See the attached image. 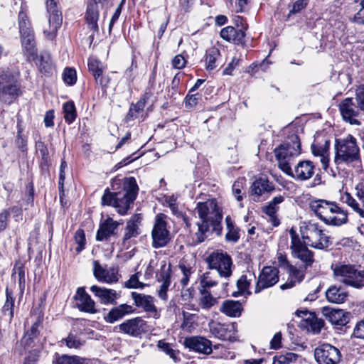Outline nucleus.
<instances>
[{"instance_id": "1", "label": "nucleus", "mask_w": 364, "mask_h": 364, "mask_svg": "<svg viewBox=\"0 0 364 364\" xmlns=\"http://www.w3.org/2000/svg\"><path fill=\"white\" fill-rule=\"evenodd\" d=\"M196 210L200 220L196 223L197 230L193 235L196 243L203 242L213 232L218 235L222 233L223 211L215 198L198 202Z\"/></svg>"}, {"instance_id": "2", "label": "nucleus", "mask_w": 364, "mask_h": 364, "mask_svg": "<svg viewBox=\"0 0 364 364\" xmlns=\"http://www.w3.org/2000/svg\"><path fill=\"white\" fill-rule=\"evenodd\" d=\"M309 208L326 225L339 226L348 220L347 213L335 202L323 199L314 200L310 203Z\"/></svg>"}, {"instance_id": "3", "label": "nucleus", "mask_w": 364, "mask_h": 364, "mask_svg": "<svg viewBox=\"0 0 364 364\" xmlns=\"http://www.w3.org/2000/svg\"><path fill=\"white\" fill-rule=\"evenodd\" d=\"M301 153V143L296 134H292L282 144L274 149V154L281 170L288 175L292 174L291 161Z\"/></svg>"}, {"instance_id": "4", "label": "nucleus", "mask_w": 364, "mask_h": 364, "mask_svg": "<svg viewBox=\"0 0 364 364\" xmlns=\"http://www.w3.org/2000/svg\"><path fill=\"white\" fill-rule=\"evenodd\" d=\"M335 151L334 161L337 165L342 164L348 165L360 161V149L356 139L350 134L336 139Z\"/></svg>"}, {"instance_id": "5", "label": "nucleus", "mask_w": 364, "mask_h": 364, "mask_svg": "<svg viewBox=\"0 0 364 364\" xmlns=\"http://www.w3.org/2000/svg\"><path fill=\"white\" fill-rule=\"evenodd\" d=\"M334 277L346 285L356 289L364 287V270H358L352 264H333L331 265Z\"/></svg>"}, {"instance_id": "6", "label": "nucleus", "mask_w": 364, "mask_h": 364, "mask_svg": "<svg viewBox=\"0 0 364 364\" xmlns=\"http://www.w3.org/2000/svg\"><path fill=\"white\" fill-rule=\"evenodd\" d=\"M139 191L134 177L125 178L121 191L115 193V208L120 215H124L135 200Z\"/></svg>"}, {"instance_id": "7", "label": "nucleus", "mask_w": 364, "mask_h": 364, "mask_svg": "<svg viewBox=\"0 0 364 364\" xmlns=\"http://www.w3.org/2000/svg\"><path fill=\"white\" fill-rule=\"evenodd\" d=\"M304 242L314 248L323 250L330 245L329 237L316 223H304L300 228Z\"/></svg>"}, {"instance_id": "8", "label": "nucleus", "mask_w": 364, "mask_h": 364, "mask_svg": "<svg viewBox=\"0 0 364 364\" xmlns=\"http://www.w3.org/2000/svg\"><path fill=\"white\" fill-rule=\"evenodd\" d=\"M208 268L215 269L220 277L228 278L232 274V261L230 256L223 251H215L206 258Z\"/></svg>"}, {"instance_id": "9", "label": "nucleus", "mask_w": 364, "mask_h": 364, "mask_svg": "<svg viewBox=\"0 0 364 364\" xmlns=\"http://www.w3.org/2000/svg\"><path fill=\"white\" fill-rule=\"evenodd\" d=\"M289 235L292 256L301 260L304 263L305 269L311 267L314 262V252L309 250L306 247L307 245L300 240L295 230L291 228L289 230Z\"/></svg>"}, {"instance_id": "10", "label": "nucleus", "mask_w": 364, "mask_h": 364, "mask_svg": "<svg viewBox=\"0 0 364 364\" xmlns=\"http://www.w3.org/2000/svg\"><path fill=\"white\" fill-rule=\"evenodd\" d=\"M46 9L48 15V26L44 28L43 33L46 38L53 41L56 37L58 30L62 25V13L55 0L46 1Z\"/></svg>"}, {"instance_id": "11", "label": "nucleus", "mask_w": 364, "mask_h": 364, "mask_svg": "<svg viewBox=\"0 0 364 364\" xmlns=\"http://www.w3.org/2000/svg\"><path fill=\"white\" fill-rule=\"evenodd\" d=\"M20 94V85L14 77L8 73L0 75V99L11 103Z\"/></svg>"}, {"instance_id": "12", "label": "nucleus", "mask_w": 364, "mask_h": 364, "mask_svg": "<svg viewBox=\"0 0 364 364\" xmlns=\"http://www.w3.org/2000/svg\"><path fill=\"white\" fill-rule=\"evenodd\" d=\"M314 358L318 364H338L342 354L338 348L325 343L315 348Z\"/></svg>"}, {"instance_id": "13", "label": "nucleus", "mask_w": 364, "mask_h": 364, "mask_svg": "<svg viewBox=\"0 0 364 364\" xmlns=\"http://www.w3.org/2000/svg\"><path fill=\"white\" fill-rule=\"evenodd\" d=\"M164 215H158L151 231L152 247L158 249L165 247L171 240Z\"/></svg>"}, {"instance_id": "14", "label": "nucleus", "mask_w": 364, "mask_h": 364, "mask_svg": "<svg viewBox=\"0 0 364 364\" xmlns=\"http://www.w3.org/2000/svg\"><path fill=\"white\" fill-rule=\"evenodd\" d=\"M279 269L275 267H264L259 274L255 292L256 294L259 293L262 290L275 285L279 279Z\"/></svg>"}, {"instance_id": "15", "label": "nucleus", "mask_w": 364, "mask_h": 364, "mask_svg": "<svg viewBox=\"0 0 364 364\" xmlns=\"http://www.w3.org/2000/svg\"><path fill=\"white\" fill-rule=\"evenodd\" d=\"M92 266L93 275L99 282L112 284L118 282L120 276L117 266L113 265L107 268L101 265L98 260H94Z\"/></svg>"}, {"instance_id": "16", "label": "nucleus", "mask_w": 364, "mask_h": 364, "mask_svg": "<svg viewBox=\"0 0 364 364\" xmlns=\"http://www.w3.org/2000/svg\"><path fill=\"white\" fill-rule=\"evenodd\" d=\"M208 326L210 333L215 338L229 341H235L236 340L237 330L235 323H220L211 321Z\"/></svg>"}, {"instance_id": "17", "label": "nucleus", "mask_w": 364, "mask_h": 364, "mask_svg": "<svg viewBox=\"0 0 364 364\" xmlns=\"http://www.w3.org/2000/svg\"><path fill=\"white\" fill-rule=\"evenodd\" d=\"M118 328L120 331L133 337H138L148 331L146 322L141 317L128 319L119 325Z\"/></svg>"}, {"instance_id": "18", "label": "nucleus", "mask_w": 364, "mask_h": 364, "mask_svg": "<svg viewBox=\"0 0 364 364\" xmlns=\"http://www.w3.org/2000/svg\"><path fill=\"white\" fill-rule=\"evenodd\" d=\"M41 318L38 317L36 321L33 323L31 328L26 331L21 339L22 344L28 347L38 346L43 344L45 337L41 335Z\"/></svg>"}, {"instance_id": "19", "label": "nucleus", "mask_w": 364, "mask_h": 364, "mask_svg": "<svg viewBox=\"0 0 364 364\" xmlns=\"http://www.w3.org/2000/svg\"><path fill=\"white\" fill-rule=\"evenodd\" d=\"M339 111L343 119L353 125H359L360 123L357 117L360 112L354 104L353 99L347 97L344 99L338 105Z\"/></svg>"}, {"instance_id": "20", "label": "nucleus", "mask_w": 364, "mask_h": 364, "mask_svg": "<svg viewBox=\"0 0 364 364\" xmlns=\"http://www.w3.org/2000/svg\"><path fill=\"white\" fill-rule=\"evenodd\" d=\"M74 299L76 301V306L79 311L91 314L98 312L95 301L85 291V287L77 288Z\"/></svg>"}, {"instance_id": "21", "label": "nucleus", "mask_w": 364, "mask_h": 364, "mask_svg": "<svg viewBox=\"0 0 364 364\" xmlns=\"http://www.w3.org/2000/svg\"><path fill=\"white\" fill-rule=\"evenodd\" d=\"M141 221V217L140 215L136 214L127 222L122 237V245L124 248L128 249L131 245L132 239L136 238L140 234L139 225Z\"/></svg>"}, {"instance_id": "22", "label": "nucleus", "mask_w": 364, "mask_h": 364, "mask_svg": "<svg viewBox=\"0 0 364 364\" xmlns=\"http://www.w3.org/2000/svg\"><path fill=\"white\" fill-rule=\"evenodd\" d=\"M185 347L197 353L209 355L212 353L211 341L202 336H191L183 341Z\"/></svg>"}, {"instance_id": "23", "label": "nucleus", "mask_w": 364, "mask_h": 364, "mask_svg": "<svg viewBox=\"0 0 364 364\" xmlns=\"http://www.w3.org/2000/svg\"><path fill=\"white\" fill-rule=\"evenodd\" d=\"M91 292L99 299L101 304L105 305L116 304L117 299L120 296L115 290L92 285Z\"/></svg>"}, {"instance_id": "24", "label": "nucleus", "mask_w": 364, "mask_h": 364, "mask_svg": "<svg viewBox=\"0 0 364 364\" xmlns=\"http://www.w3.org/2000/svg\"><path fill=\"white\" fill-rule=\"evenodd\" d=\"M171 264H167L165 262H162L161 264L160 272L156 273V278L159 282L162 284L159 290V296L163 299H167V291L171 284Z\"/></svg>"}, {"instance_id": "25", "label": "nucleus", "mask_w": 364, "mask_h": 364, "mask_svg": "<svg viewBox=\"0 0 364 364\" xmlns=\"http://www.w3.org/2000/svg\"><path fill=\"white\" fill-rule=\"evenodd\" d=\"M323 314L334 326L343 327L349 321L350 314L342 309L323 308Z\"/></svg>"}, {"instance_id": "26", "label": "nucleus", "mask_w": 364, "mask_h": 364, "mask_svg": "<svg viewBox=\"0 0 364 364\" xmlns=\"http://www.w3.org/2000/svg\"><path fill=\"white\" fill-rule=\"evenodd\" d=\"M315 166L309 160L299 161L292 171V177L299 181H306L311 178L314 174Z\"/></svg>"}, {"instance_id": "27", "label": "nucleus", "mask_w": 364, "mask_h": 364, "mask_svg": "<svg viewBox=\"0 0 364 364\" xmlns=\"http://www.w3.org/2000/svg\"><path fill=\"white\" fill-rule=\"evenodd\" d=\"M134 311V309L132 306L122 304L111 309L110 311L105 315L104 320L106 323H114L124 318L126 315L130 314Z\"/></svg>"}, {"instance_id": "28", "label": "nucleus", "mask_w": 364, "mask_h": 364, "mask_svg": "<svg viewBox=\"0 0 364 364\" xmlns=\"http://www.w3.org/2000/svg\"><path fill=\"white\" fill-rule=\"evenodd\" d=\"M118 225L119 223L112 218H107L100 223L96 234V240L97 241L107 240L112 235L115 234Z\"/></svg>"}, {"instance_id": "29", "label": "nucleus", "mask_w": 364, "mask_h": 364, "mask_svg": "<svg viewBox=\"0 0 364 364\" xmlns=\"http://www.w3.org/2000/svg\"><path fill=\"white\" fill-rule=\"evenodd\" d=\"M284 200V197L283 196H276L262 208V211L269 217V221L274 227L280 224V221L277 218L276 213L279 209V205Z\"/></svg>"}, {"instance_id": "30", "label": "nucleus", "mask_w": 364, "mask_h": 364, "mask_svg": "<svg viewBox=\"0 0 364 364\" xmlns=\"http://www.w3.org/2000/svg\"><path fill=\"white\" fill-rule=\"evenodd\" d=\"M132 297L137 307L142 308L146 312L156 314V308L154 304V299L149 295L132 292Z\"/></svg>"}, {"instance_id": "31", "label": "nucleus", "mask_w": 364, "mask_h": 364, "mask_svg": "<svg viewBox=\"0 0 364 364\" xmlns=\"http://www.w3.org/2000/svg\"><path fill=\"white\" fill-rule=\"evenodd\" d=\"M274 189L273 184L267 178L260 177L255 180L250 186V194L257 198L265 193H269Z\"/></svg>"}, {"instance_id": "32", "label": "nucleus", "mask_w": 364, "mask_h": 364, "mask_svg": "<svg viewBox=\"0 0 364 364\" xmlns=\"http://www.w3.org/2000/svg\"><path fill=\"white\" fill-rule=\"evenodd\" d=\"M99 18V6L96 4L89 2L87 7L86 21L89 28L93 33L98 32L99 28L97 21Z\"/></svg>"}, {"instance_id": "33", "label": "nucleus", "mask_w": 364, "mask_h": 364, "mask_svg": "<svg viewBox=\"0 0 364 364\" xmlns=\"http://www.w3.org/2000/svg\"><path fill=\"white\" fill-rule=\"evenodd\" d=\"M221 312L230 317L240 316L242 311V304L237 301H225L220 307Z\"/></svg>"}, {"instance_id": "34", "label": "nucleus", "mask_w": 364, "mask_h": 364, "mask_svg": "<svg viewBox=\"0 0 364 364\" xmlns=\"http://www.w3.org/2000/svg\"><path fill=\"white\" fill-rule=\"evenodd\" d=\"M21 44L23 53L28 60H34L37 59V48L34 37L21 38Z\"/></svg>"}, {"instance_id": "35", "label": "nucleus", "mask_w": 364, "mask_h": 364, "mask_svg": "<svg viewBox=\"0 0 364 364\" xmlns=\"http://www.w3.org/2000/svg\"><path fill=\"white\" fill-rule=\"evenodd\" d=\"M220 53L215 48L212 47L206 50L205 53V68L210 71L216 68L220 65Z\"/></svg>"}, {"instance_id": "36", "label": "nucleus", "mask_w": 364, "mask_h": 364, "mask_svg": "<svg viewBox=\"0 0 364 364\" xmlns=\"http://www.w3.org/2000/svg\"><path fill=\"white\" fill-rule=\"evenodd\" d=\"M326 296L331 303L341 304L345 301L348 294L343 289L332 286L327 289Z\"/></svg>"}, {"instance_id": "37", "label": "nucleus", "mask_w": 364, "mask_h": 364, "mask_svg": "<svg viewBox=\"0 0 364 364\" xmlns=\"http://www.w3.org/2000/svg\"><path fill=\"white\" fill-rule=\"evenodd\" d=\"M227 233L225 239L228 242H236L240 238L239 229L235 225L233 220L230 215L225 218Z\"/></svg>"}, {"instance_id": "38", "label": "nucleus", "mask_w": 364, "mask_h": 364, "mask_svg": "<svg viewBox=\"0 0 364 364\" xmlns=\"http://www.w3.org/2000/svg\"><path fill=\"white\" fill-rule=\"evenodd\" d=\"M200 294L199 306L203 309L208 310L218 304V298L214 297L207 289H200Z\"/></svg>"}, {"instance_id": "39", "label": "nucleus", "mask_w": 364, "mask_h": 364, "mask_svg": "<svg viewBox=\"0 0 364 364\" xmlns=\"http://www.w3.org/2000/svg\"><path fill=\"white\" fill-rule=\"evenodd\" d=\"M252 277H255V275L251 273H249V275L242 274L237 281L238 292L232 293V296H237L238 293L245 294L246 292L248 294H250L251 292L249 291V288L250 287Z\"/></svg>"}, {"instance_id": "40", "label": "nucleus", "mask_w": 364, "mask_h": 364, "mask_svg": "<svg viewBox=\"0 0 364 364\" xmlns=\"http://www.w3.org/2000/svg\"><path fill=\"white\" fill-rule=\"evenodd\" d=\"M36 65L39 70L46 74L52 73L53 70L52 60L48 53H42L37 59Z\"/></svg>"}, {"instance_id": "41", "label": "nucleus", "mask_w": 364, "mask_h": 364, "mask_svg": "<svg viewBox=\"0 0 364 364\" xmlns=\"http://www.w3.org/2000/svg\"><path fill=\"white\" fill-rule=\"evenodd\" d=\"M6 301L2 308L4 315L9 316V319L11 320L14 317V298L13 297V292L11 290L6 288Z\"/></svg>"}, {"instance_id": "42", "label": "nucleus", "mask_w": 364, "mask_h": 364, "mask_svg": "<svg viewBox=\"0 0 364 364\" xmlns=\"http://www.w3.org/2000/svg\"><path fill=\"white\" fill-rule=\"evenodd\" d=\"M299 355L292 352H287L274 357L272 364H289L296 362Z\"/></svg>"}, {"instance_id": "43", "label": "nucleus", "mask_w": 364, "mask_h": 364, "mask_svg": "<svg viewBox=\"0 0 364 364\" xmlns=\"http://www.w3.org/2000/svg\"><path fill=\"white\" fill-rule=\"evenodd\" d=\"M53 364H87L84 359L77 356H68L63 355L55 358Z\"/></svg>"}, {"instance_id": "44", "label": "nucleus", "mask_w": 364, "mask_h": 364, "mask_svg": "<svg viewBox=\"0 0 364 364\" xmlns=\"http://www.w3.org/2000/svg\"><path fill=\"white\" fill-rule=\"evenodd\" d=\"M64 118L66 122L71 124L75 119L76 109L73 102H67L63 105Z\"/></svg>"}, {"instance_id": "45", "label": "nucleus", "mask_w": 364, "mask_h": 364, "mask_svg": "<svg viewBox=\"0 0 364 364\" xmlns=\"http://www.w3.org/2000/svg\"><path fill=\"white\" fill-rule=\"evenodd\" d=\"M74 242L77 245L75 251L78 254L85 249L86 239L85 232L82 229H78L74 235Z\"/></svg>"}, {"instance_id": "46", "label": "nucleus", "mask_w": 364, "mask_h": 364, "mask_svg": "<svg viewBox=\"0 0 364 364\" xmlns=\"http://www.w3.org/2000/svg\"><path fill=\"white\" fill-rule=\"evenodd\" d=\"M286 271L289 277L296 283H300L304 278L305 272L301 268H297L291 264Z\"/></svg>"}, {"instance_id": "47", "label": "nucleus", "mask_w": 364, "mask_h": 364, "mask_svg": "<svg viewBox=\"0 0 364 364\" xmlns=\"http://www.w3.org/2000/svg\"><path fill=\"white\" fill-rule=\"evenodd\" d=\"M200 284L202 289H207L217 285L218 281L215 279L213 273L208 272L203 274Z\"/></svg>"}, {"instance_id": "48", "label": "nucleus", "mask_w": 364, "mask_h": 364, "mask_svg": "<svg viewBox=\"0 0 364 364\" xmlns=\"http://www.w3.org/2000/svg\"><path fill=\"white\" fill-rule=\"evenodd\" d=\"M145 102L144 99H141L135 105H132L128 115L132 118H137L139 113L144 110Z\"/></svg>"}, {"instance_id": "49", "label": "nucleus", "mask_w": 364, "mask_h": 364, "mask_svg": "<svg viewBox=\"0 0 364 364\" xmlns=\"http://www.w3.org/2000/svg\"><path fill=\"white\" fill-rule=\"evenodd\" d=\"M87 65L89 71L92 73L95 77L102 74V64L98 60L90 59Z\"/></svg>"}, {"instance_id": "50", "label": "nucleus", "mask_w": 364, "mask_h": 364, "mask_svg": "<svg viewBox=\"0 0 364 364\" xmlns=\"http://www.w3.org/2000/svg\"><path fill=\"white\" fill-rule=\"evenodd\" d=\"M245 179H239L232 185V194L238 201H241L243 198L244 193H242L243 185Z\"/></svg>"}, {"instance_id": "51", "label": "nucleus", "mask_w": 364, "mask_h": 364, "mask_svg": "<svg viewBox=\"0 0 364 364\" xmlns=\"http://www.w3.org/2000/svg\"><path fill=\"white\" fill-rule=\"evenodd\" d=\"M63 78L66 84L69 85H74L77 80V75L75 70L70 68H66L64 70Z\"/></svg>"}, {"instance_id": "52", "label": "nucleus", "mask_w": 364, "mask_h": 364, "mask_svg": "<svg viewBox=\"0 0 364 364\" xmlns=\"http://www.w3.org/2000/svg\"><path fill=\"white\" fill-rule=\"evenodd\" d=\"M306 0H297L296 1H295L292 5L291 9L289 10V12L287 14L285 21H289L292 15L300 12L306 6Z\"/></svg>"}, {"instance_id": "53", "label": "nucleus", "mask_w": 364, "mask_h": 364, "mask_svg": "<svg viewBox=\"0 0 364 364\" xmlns=\"http://www.w3.org/2000/svg\"><path fill=\"white\" fill-rule=\"evenodd\" d=\"M179 268L183 274V277L181 279V284L185 287L189 281L190 276L193 274V268L190 266H186L184 263L179 264Z\"/></svg>"}, {"instance_id": "54", "label": "nucleus", "mask_w": 364, "mask_h": 364, "mask_svg": "<svg viewBox=\"0 0 364 364\" xmlns=\"http://www.w3.org/2000/svg\"><path fill=\"white\" fill-rule=\"evenodd\" d=\"M157 346L159 349H161L163 352L168 355L171 358H176V352L171 348L169 343H166L163 341H159L158 342Z\"/></svg>"}, {"instance_id": "55", "label": "nucleus", "mask_w": 364, "mask_h": 364, "mask_svg": "<svg viewBox=\"0 0 364 364\" xmlns=\"http://www.w3.org/2000/svg\"><path fill=\"white\" fill-rule=\"evenodd\" d=\"M115 193H111L108 188L105 191L102 197V205H112L115 208Z\"/></svg>"}, {"instance_id": "56", "label": "nucleus", "mask_w": 364, "mask_h": 364, "mask_svg": "<svg viewBox=\"0 0 364 364\" xmlns=\"http://www.w3.org/2000/svg\"><path fill=\"white\" fill-rule=\"evenodd\" d=\"M234 33H235V28L233 26H227L223 28L220 31V37L228 41L232 42L233 39Z\"/></svg>"}, {"instance_id": "57", "label": "nucleus", "mask_w": 364, "mask_h": 364, "mask_svg": "<svg viewBox=\"0 0 364 364\" xmlns=\"http://www.w3.org/2000/svg\"><path fill=\"white\" fill-rule=\"evenodd\" d=\"M40 357L38 350H33L24 358L23 364H36Z\"/></svg>"}, {"instance_id": "58", "label": "nucleus", "mask_w": 364, "mask_h": 364, "mask_svg": "<svg viewBox=\"0 0 364 364\" xmlns=\"http://www.w3.org/2000/svg\"><path fill=\"white\" fill-rule=\"evenodd\" d=\"M37 152L41 155V159L44 163H47L48 159V151L46 145L42 141H38L36 144Z\"/></svg>"}, {"instance_id": "59", "label": "nucleus", "mask_w": 364, "mask_h": 364, "mask_svg": "<svg viewBox=\"0 0 364 364\" xmlns=\"http://www.w3.org/2000/svg\"><path fill=\"white\" fill-rule=\"evenodd\" d=\"M355 100L360 110L364 112V85L359 86L357 89Z\"/></svg>"}, {"instance_id": "60", "label": "nucleus", "mask_w": 364, "mask_h": 364, "mask_svg": "<svg viewBox=\"0 0 364 364\" xmlns=\"http://www.w3.org/2000/svg\"><path fill=\"white\" fill-rule=\"evenodd\" d=\"M342 199L343 202L350 206L355 212L360 208L358 203L348 193H344Z\"/></svg>"}, {"instance_id": "61", "label": "nucleus", "mask_w": 364, "mask_h": 364, "mask_svg": "<svg viewBox=\"0 0 364 364\" xmlns=\"http://www.w3.org/2000/svg\"><path fill=\"white\" fill-rule=\"evenodd\" d=\"M18 26L20 32L31 28L27 16L23 12H20L18 14Z\"/></svg>"}, {"instance_id": "62", "label": "nucleus", "mask_w": 364, "mask_h": 364, "mask_svg": "<svg viewBox=\"0 0 364 364\" xmlns=\"http://www.w3.org/2000/svg\"><path fill=\"white\" fill-rule=\"evenodd\" d=\"M66 345L69 348H77L82 345V343L75 336L70 334L65 339Z\"/></svg>"}, {"instance_id": "63", "label": "nucleus", "mask_w": 364, "mask_h": 364, "mask_svg": "<svg viewBox=\"0 0 364 364\" xmlns=\"http://www.w3.org/2000/svg\"><path fill=\"white\" fill-rule=\"evenodd\" d=\"M324 322L322 319L315 316L314 319L311 321L309 324V327L314 333H319L322 327L323 326Z\"/></svg>"}, {"instance_id": "64", "label": "nucleus", "mask_w": 364, "mask_h": 364, "mask_svg": "<svg viewBox=\"0 0 364 364\" xmlns=\"http://www.w3.org/2000/svg\"><path fill=\"white\" fill-rule=\"evenodd\" d=\"M353 335L355 338L364 339V320L357 323L353 331Z\"/></svg>"}]
</instances>
